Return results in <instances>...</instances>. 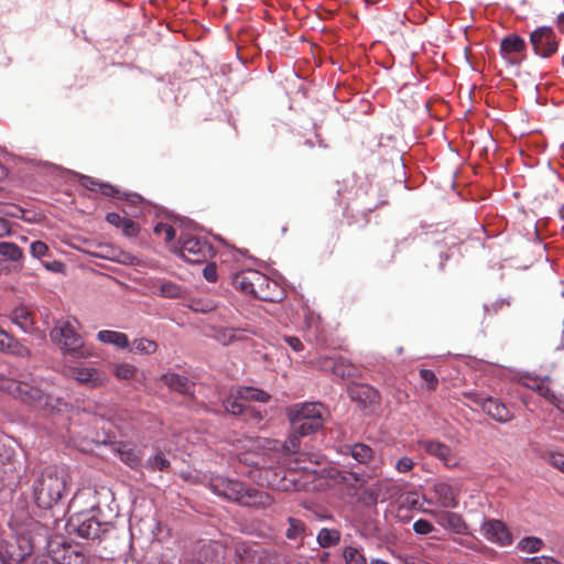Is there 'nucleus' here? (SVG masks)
Masks as SVG:
<instances>
[{
	"label": "nucleus",
	"instance_id": "nucleus-1",
	"mask_svg": "<svg viewBox=\"0 0 564 564\" xmlns=\"http://www.w3.org/2000/svg\"><path fill=\"white\" fill-rule=\"evenodd\" d=\"M68 471L64 467H48L34 488L35 501L40 508L48 509L56 505L67 489Z\"/></svg>",
	"mask_w": 564,
	"mask_h": 564
},
{
	"label": "nucleus",
	"instance_id": "nucleus-2",
	"mask_svg": "<svg viewBox=\"0 0 564 564\" xmlns=\"http://www.w3.org/2000/svg\"><path fill=\"white\" fill-rule=\"evenodd\" d=\"M44 386L46 387L47 382H36L35 380H32V383H30L11 378H3L0 380V389L7 391L13 398L34 406L59 410L58 405L52 403V398L46 391H44ZM59 403L61 401L57 399L56 404Z\"/></svg>",
	"mask_w": 564,
	"mask_h": 564
},
{
	"label": "nucleus",
	"instance_id": "nucleus-3",
	"mask_svg": "<svg viewBox=\"0 0 564 564\" xmlns=\"http://www.w3.org/2000/svg\"><path fill=\"white\" fill-rule=\"evenodd\" d=\"M209 488L215 495L243 505L267 506L271 502L268 495L246 489L241 482L223 476H213L209 479Z\"/></svg>",
	"mask_w": 564,
	"mask_h": 564
},
{
	"label": "nucleus",
	"instance_id": "nucleus-4",
	"mask_svg": "<svg viewBox=\"0 0 564 564\" xmlns=\"http://www.w3.org/2000/svg\"><path fill=\"white\" fill-rule=\"evenodd\" d=\"M291 429L301 435H308L318 431L324 423V408L317 402L299 403L288 411Z\"/></svg>",
	"mask_w": 564,
	"mask_h": 564
},
{
	"label": "nucleus",
	"instance_id": "nucleus-5",
	"mask_svg": "<svg viewBox=\"0 0 564 564\" xmlns=\"http://www.w3.org/2000/svg\"><path fill=\"white\" fill-rule=\"evenodd\" d=\"M52 341L61 347L65 355L74 358H86L89 352L84 348L83 339L77 334L75 319H59L50 333Z\"/></svg>",
	"mask_w": 564,
	"mask_h": 564
},
{
	"label": "nucleus",
	"instance_id": "nucleus-6",
	"mask_svg": "<svg viewBox=\"0 0 564 564\" xmlns=\"http://www.w3.org/2000/svg\"><path fill=\"white\" fill-rule=\"evenodd\" d=\"M460 487L445 480L433 482L429 495L422 497L429 506L435 505L443 510L456 509L459 505Z\"/></svg>",
	"mask_w": 564,
	"mask_h": 564
},
{
	"label": "nucleus",
	"instance_id": "nucleus-7",
	"mask_svg": "<svg viewBox=\"0 0 564 564\" xmlns=\"http://www.w3.org/2000/svg\"><path fill=\"white\" fill-rule=\"evenodd\" d=\"M67 525L69 531L85 539H98L108 530V523L98 521L94 509L72 514Z\"/></svg>",
	"mask_w": 564,
	"mask_h": 564
},
{
	"label": "nucleus",
	"instance_id": "nucleus-8",
	"mask_svg": "<svg viewBox=\"0 0 564 564\" xmlns=\"http://www.w3.org/2000/svg\"><path fill=\"white\" fill-rule=\"evenodd\" d=\"M419 446L424 452L438 459L447 468H463L466 459L456 447H451L436 440H420Z\"/></svg>",
	"mask_w": 564,
	"mask_h": 564
},
{
	"label": "nucleus",
	"instance_id": "nucleus-9",
	"mask_svg": "<svg viewBox=\"0 0 564 564\" xmlns=\"http://www.w3.org/2000/svg\"><path fill=\"white\" fill-rule=\"evenodd\" d=\"M64 369L67 377L90 389L100 388L108 382L107 373L94 367L65 365Z\"/></svg>",
	"mask_w": 564,
	"mask_h": 564
},
{
	"label": "nucleus",
	"instance_id": "nucleus-10",
	"mask_svg": "<svg viewBox=\"0 0 564 564\" xmlns=\"http://www.w3.org/2000/svg\"><path fill=\"white\" fill-rule=\"evenodd\" d=\"M301 436L300 432L292 429L288 440L283 443L276 440H262L258 441V443L259 447L272 452L278 456L275 460L278 465H289L286 458L290 455L297 453Z\"/></svg>",
	"mask_w": 564,
	"mask_h": 564
},
{
	"label": "nucleus",
	"instance_id": "nucleus-11",
	"mask_svg": "<svg viewBox=\"0 0 564 564\" xmlns=\"http://www.w3.org/2000/svg\"><path fill=\"white\" fill-rule=\"evenodd\" d=\"M235 285L246 293L253 294L254 296L265 300L273 301L274 299L267 294L263 286H269V280L265 275L258 271L249 270L241 272L235 276Z\"/></svg>",
	"mask_w": 564,
	"mask_h": 564
},
{
	"label": "nucleus",
	"instance_id": "nucleus-12",
	"mask_svg": "<svg viewBox=\"0 0 564 564\" xmlns=\"http://www.w3.org/2000/svg\"><path fill=\"white\" fill-rule=\"evenodd\" d=\"M449 510L422 509V512L432 516L437 524L447 531L456 534H467L468 527L463 516Z\"/></svg>",
	"mask_w": 564,
	"mask_h": 564
},
{
	"label": "nucleus",
	"instance_id": "nucleus-13",
	"mask_svg": "<svg viewBox=\"0 0 564 564\" xmlns=\"http://www.w3.org/2000/svg\"><path fill=\"white\" fill-rule=\"evenodd\" d=\"M480 533L491 543L499 546H508L512 543L513 536L508 527L500 520H485L480 525Z\"/></svg>",
	"mask_w": 564,
	"mask_h": 564
},
{
	"label": "nucleus",
	"instance_id": "nucleus-14",
	"mask_svg": "<svg viewBox=\"0 0 564 564\" xmlns=\"http://www.w3.org/2000/svg\"><path fill=\"white\" fill-rule=\"evenodd\" d=\"M468 397L473 402L478 404L484 412L499 423H507L513 419L512 412L498 399L484 398L478 394H469Z\"/></svg>",
	"mask_w": 564,
	"mask_h": 564
},
{
	"label": "nucleus",
	"instance_id": "nucleus-15",
	"mask_svg": "<svg viewBox=\"0 0 564 564\" xmlns=\"http://www.w3.org/2000/svg\"><path fill=\"white\" fill-rule=\"evenodd\" d=\"M530 42L534 52L542 57H547L557 50L555 34L549 26H541L534 30L530 35Z\"/></svg>",
	"mask_w": 564,
	"mask_h": 564
},
{
	"label": "nucleus",
	"instance_id": "nucleus-16",
	"mask_svg": "<svg viewBox=\"0 0 564 564\" xmlns=\"http://www.w3.org/2000/svg\"><path fill=\"white\" fill-rule=\"evenodd\" d=\"M425 509L421 503V497L416 491H408L402 494L397 501L392 505V512L403 523L412 519L411 510H419L422 512Z\"/></svg>",
	"mask_w": 564,
	"mask_h": 564
},
{
	"label": "nucleus",
	"instance_id": "nucleus-17",
	"mask_svg": "<svg viewBox=\"0 0 564 564\" xmlns=\"http://www.w3.org/2000/svg\"><path fill=\"white\" fill-rule=\"evenodd\" d=\"M212 254V247L199 238H187L186 240L183 241L181 247L182 258L192 263L205 261Z\"/></svg>",
	"mask_w": 564,
	"mask_h": 564
},
{
	"label": "nucleus",
	"instance_id": "nucleus-18",
	"mask_svg": "<svg viewBox=\"0 0 564 564\" xmlns=\"http://www.w3.org/2000/svg\"><path fill=\"white\" fill-rule=\"evenodd\" d=\"M251 332L242 327H213L210 337L224 346L250 340Z\"/></svg>",
	"mask_w": 564,
	"mask_h": 564
},
{
	"label": "nucleus",
	"instance_id": "nucleus-19",
	"mask_svg": "<svg viewBox=\"0 0 564 564\" xmlns=\"http://www.w3.org/2000/svg\"><path fill=\"white\" fill-rule=\"evenodd\" d=\"M525 47L527 45L522 37L517 34H509L501 41L500 53L503 58L517 62L519 58H522Z\"/></svg>",
	"mask_w": 564,
	"mask_h": 564
},
{
	"label": "nucleus",
	"instance_id": "nucleus-20",
	"mask_svg": "<svg viewBox=\"0 0 564 564\" xmlns=\"http://www.w3.org/2000/svg\"><path fill=\"white\" fill-rule=\"evenodd\" d=\"M523 384L532 389L533 391L538 392L541 397H543L545 400L554 404L558 410L564 411V400L556 397L547 383V378L544 379H534V378H528L523 381Z\"/></svg>",
	"mask_w": 564,
	"mask_h": 564
},
{
	"label": "nucleus",
	"instance_id": "nucleus-21",
	"mask_svg": "<svg viewBox=\"0 0 564 564\" xmlns=\"http://www.w3.org/2000/svg\"><path fill=\"white\" fill-rule=\"evenodd\" d=\"M151 291L154 295L164 299H181L185 295V289L170 280L151 281Z\"/></svg>",
	"mask_w": 564,
	"mask_h": 564
},
{
	"label": "nucleus",
	"instance_id": "nucleus-22",
	"mask_svg": "<svg viewBox=\"0 0 564 564\" xmlns=\"http://www.w3.org/2000/svg\"><path fill=\"white\" fill-rule=\"evenodd\" d=\"M33 546L29 539L15 538L6 542V553L11 562L20 563L32 553Z\"/></svg>",
	"mask_w": 564,
	"mask_h": 564
},
{
	"label": "nucleus",
	"instance_id": "nucleus-23",
	"mask_svg": "<svg viewBox=\"0 0 564 564\" xmlns=\"http://www.w3.org/2000/svg\"><path fill=\"white\" fill-rule=\"evenodd\" d=\"M250 464L258 466L261 469H264L265 475L261 478L262 482H265L269 487H272L278 490H288L290 487L285 484V477L278 478V475L274 473L272 477H270L271 469L273 467V462L262 457L257 460H250Z\"/></svg>",
	"mask_w": 564,
	"mask_h": 564
},
{
	"label": "nucleus",
	"instance_id": "nucleus-24",
	"mask_svg": "<svg viewBox=\"0 0 564 564\" xmlns=\"http://www.w3.org/2000/svg\"><path fill=\"white\" fill-rule=\"evenodd\" d=\"M321 367L325 370H330L336 376H339L341 378H349L354 377L357 372V369L349 362H347L345 359H330L326 358L324 362L321 365Z\"/></svg>",
	"mask_w": 564,
	"mask_h": 564
},
{
	"label": "nucleus",
	"instance_id": "nucleus-25",
	"mask_svg": "<svg viewBox=\"0 0 564 564\" xmlns=\"http://www.w3.org/2000/svg\"><path fill=\"white\" fill-rule=\"evenodd\" d=\"M348 391L351 399L358 401L364 408L376 402L378 399L377 391L369 386H351Z\"/></svg>",
	"mask_w": 564,
	"mask_h": 564
},
{
	"label": "nucleus",
	"instance_id": "nucleus-26",
	"mask_svg": "<svg viewBox=\"0 0 564 564\" xmlns=\"http://www.w3.org/2000/svg\"><path fill=\"white\" fill-rule=\"evenodd\" d=\"M0 350L9 351V352L20 356V357H25L30 354L29 349L25 346L15 341L1 327H0Z\"/></svg>",
	"mask_w": 564,
	"mask_h": 564
},
{
	"label": "nucleus",
	"instance_id": "nucleus-27",
	"mask_svg": "<svg viewBox=\"0 0 564 564\" xmlns=\"http://www.w3.org/2000/svg\"><path fill=\"white\" fill-rule=\"evenodd\" d=\"M97 338L101 343L112 345L117 348H127L129 346L128 336L121 332L100 330L97 334Z\"/></svg>",
	"mask_w": 564,
	"mask_h": 564
},
{
	"label": "nucleus",
	"instance_id": "nucleus-28",
	"mask_svg": "<svg viewBox=\"0 0 564 564\" xmlns=\"http://www.w3.org/2000/svg\"><path fill=\"white\" fill-rule=\"evenodd\" d=\"M11 321L23 332H30L34 325L33 315L26 307H17L11 313Z\"/></svg>",
	"mask_w": 564,
	"mask_h": 564
},
{
	"label": "nucleus",
	"instance_id": "nucleus-29",
	"mask_svg": "<svg viewBox=\"0 0 564 564\" xmlns=\"http://www.w3.org/2000/svg\"><path fill=\"white\" fill-rule=\"evenodd\" d=\"M236 394L239 399L246 401L268 402L270 400L269 393L252 387H238Z\"/></svg>",
	"mask_w": 564,
	"mask_h": 564
},
{
	"label": "nucleus",
	"instance_id": "nucleus-30",
	"mask_svg": "<svg viewBox=\"0 0 564 564\" xmlns=\"http://www.w3.org/2000/svg\"><path fill=\"white\" fill-rule=\"evenodd\" d=\"M162 380L170 389L181 393L187 392L191 387V382L188 381L187 378L173 372L164 375L162 377Z\"/></svg>",
	"mask_w": 564,
	"mask_h": 564
},
{
	"label": "nucleus",
	"instance_id": "nucleus-31",
	"mask_svg": "<svg viewBox=\"0 0 564 564\" xmlns=\"http://www.w3.org/2000/svg\"><path fill=\"white\" fill-rule=\"evenodd\" d=\"M80 184L90 191H99L101 194L106 196H116L119 191L116 189L112 185L106 183H99L89 176H82Z\"/></svg>",
	"mask_w": 564,
	"mask_h": 564
},
{
	"label": "nucleus",
	"instance_id": "nucleus-32",
	"mask_svg": "<svg viewBox=\"0 0 564 564\" xmlns=\"http://www.w3.org/2000/svg\"><path fill=\"white\" fill-rule=\"evenodd\" d=\"M61 557H55V561L59 564H86L85 555L70 546L63 550Z\"/></svg>",
	"mask_w": 564,
	"mask_h": 564
},
{
	"label": "nucleus",
	"instance_id": "nucleus-33",
	"mask_svg": "<svg viewBox=\"0 0 564 564\" xmlns=\"http://www.w3.org/2000/svg\"><path fill=\"white\" fill-rule=\"evenodd\" d=\"M112 372L119 380H133L138 375V368L128 362H121L113 366Z\"/></svg>",
	"mask_w": 564,
	"mask_h": 564
},
{
	"label": "nucleus",
	"instance_id": "nucleus-34",
	"mask_svg": "<svg viewBox=\"0 0 564 564\" xmlns=\"http://www.w3.org/2000/svg\"><path fill=\"white\" fill-rule=\"evenodd\" d=\"M0 256L13 262L20 261L23 258V250L13 242H0Z\"/></svg>",
	"mask_w": 564,
	"mask_h": 564
},
{
	"label": "nucleus",
	"instance_id": "nucleus-35",
	"mask_svg": "<svg viewBox=\"0 0 564 564\" xmlns=\"http://www.w3.org/2000/svg\"><path fill=\"white\" fill-rule=\"evenodd\" d=\"M340 540V533L335 529H322L317 534V542L322 547L335 545Z\"/></svg>",
	"mask_w": 564,
	"mask_h": 564
},
{
	"label": "nucleus",
	"instance_id": "nucleus-36",
	"mask_svg": "<svg viewBox=\"0 0 564 564\" xmlns=\"http://www.w3.org/2000/svg\"><path fill=\"white\" fill-rule=\"evenodd\" d=\"M224 406L227 412L231 414H241L245 411H247V406L245 404V401L239 399L236 394V389L232 391V393L224 401Z\"/></svg>",
	"mask_w": 564,
	"mask_h": 564
},
{
	"label": "nucleus",
	"instance_id": "nucleus-37",
	"mask_svg": "<svg viewBox=\"0 0 564 564\" xmlns=\"http://www.w3.org/2000/svg\"><path fill=\"white\" fill-rule=\"evenodd\" d=\"M343 558L345 564H367V558L362 551L350 545L343 550Z\"/></svg>",
	"mask_w": 564,
	"mask_h": 564
},
{
	"label": "nucleus",
	"instance_id": "nucleus-38",
	"mask_svg": "<svg viewBox=\"0 0 564 564\" xmlns=\"http://www.w3.org/2000/svg\"><path fill=\"white\" fill-rule=\"evenodd\" d=\"M543 545V541L540 538L536 536H525L522 538L519 542L517 547L525 553H534L541 550Z\"/></svg>",
	"mask_w": 564,
	"mask_h": 564
},
{
	"label": "nucleus",
	"instance_id": "nucleus-39",
	"mask_svg": "<svg viewBox=\"0 0 564 564\" xmlns=\"http://www.w3.org/2000/svg\"><path fill=\"white\" fill-rule=\"evenodd\" d=\"M158 344L149 338H137L133 340V350L141 355H152L155 352Z\"/></svg>",
	"mask_w": 564,
	"mask_h": 564
},
{
	"label": "nucleus",
	"instance_id": "nucleus-40",
	"mask_svg": "<svg viewBox=\"0 0 564 564\" xmlns=\"http://www.w3.org/2000/svg\"><path fill=\"white\" fill-rule=\"evenodd\" d=\"M351 456L359 463H367L372 457V449L365 444H355L350 449Z\"/></svg>",
	"mask_w": 564,
	"mask_h": 564
},
{
	"label": "nucleus",
	"instance_id": "nucleus-41",
	"mask_svg": "<svg viewBox=\"0 0 564 564\" xmlns=\"http://www.w3.org/2000/svg\"><path fill=\"white\" fill-rule=\"evenodd\" d=\"M118 454L120 459L129 466H137L140 462L139 453L129 446L119 447Z\"/></svg>",
	"mask_w": 564,
	"mask_h": 564
},
{
	"label": "nucleus",
	"instance_id": "nucleus-42",
	"mask_svg": "<svg viewBox=\"0 0 564 564\" xmlns=\"http://www.w3.org/2000/svg\"><path fill=\"white\" fill-rule=\"evenodd\" d=\"M154 232L162 237L164 239L165 242H171L174 238H175V230L174 228L169 225V224H164V223H159L155 227H154Z\"/></svg>",
	"mask_w": 564,
	"mask_h": 564
},
{
	"label": "nucleus",
	"instance_id": "nucleus-43",
	"mask_svg": "<svg viewBox=\"0 0 564 564\" xmlns=\"http://www.w3.org/2000/svg\"><path fill=\"white\" fill-rule=\"evenodd\" d=\"M48 247L43 241H33L30 246V253L32 257L41 259L48 256Z\"/></svg>",
	"mask_w": 564,
	"mask_h": 564
},
{
	"label": "nucleus",
	"instance_id": "nucleus-44",
	"mask_svg": "<svg viewBox=\"0 0 564 564\" xmlns=\"http://www.w3.org/2000/svg\"><path fill=\"white\" fill-rule=\"evenodd\" d=\"M413 530L416 534L426 535L434 530V525L425 519H419L413 523Z\"/></svg>",
	"mask_w": 564,
	"mask_h": 564
},
{
	"label": "nucleus",
	"instance_id": "nucleus-45",
	"mask_svg": "<svg viewBox=\"0 0 564 564\" xmlns=\"http://www.w3.org/2000/svg\"><path fill=\"white\" fill-rule=\"evenodd\" d=\"M414 460L408 456L400 457L394 465L398 473L405 474L413 469Z\"/></svg>",
	"mask_w": 564,
	"mask_h": 564
},
{
	"label": "nucleus",
	"instance_id": "nucleus-46",
	"mask_svg": "<svg viewBox=\"0 0 564 564\" xmlns=\"http://www.w3.org/2000/svg\"><path fill=\"white\" fill-rule=\"evenodd\" d=\"M290 528L286 531L289 539H296L303 531V524L301 521L290 518Z\"/></svg>",
	"mask_w": 564,
	"mask_h": 564
},
{
	"label": "nucleus",
	"instance_id": "nucleus-47",
	"mask_svg": "<svg viewBox=\"0 0 564 564\" xmlns=\"http://www.w3.org/2000/svg\"><path fill=\"white\" fill-rule=\"evenodd\" d=\"M120 228L127 237H134L139 232L138 225L129 218H124Z\"/></svg>",
	"mask_w": 564,
	"mask_h": 564
},
{
	"label": "nucleus",
	"instance_id": "nucleus-48",
	"mask_svg": "<svg viewBox=\"0 0 564 564\" xmlns=\"http://www.w3.org/2000/svg\"><path fill=\"white\" fill-rule=\"evenodd\" d=\"M549 463L564 473V453L562 452H552L549 454Z\"/></svg>",
	"mask_w": 564,
	"mask_h": 564
},
{
	"label": "nucleus",
	"instance_id": "nucleus-49",
	"mask_svg": "<svg viewBox=\"0 0 564 564\" xmlns=\"http://www.w3.org/2000/svg\"><path fill=\"white\" fill-rule=\"evenodd\" d=\"M100 258L112 260V261H122L121 252L111 247H105L102 250L97 253Z\"/></svg>",
	"mask_w": 564,
	"mask_h": 564
},
{
	"label": "nucleus",
	"instance_id": "nucleus-50",
	"mask_svg": "<svg viewBox=\"0 0 564 564\" xmlns=\"http://www.w3.org/2000/svg\"><path fill=\"white\" fill-rule=\"evenodd\" d=\"M420 377L422 378V380H424L426 382L429 389L436 388L437 379L432 370L421 369Z\"/></svg>",
	"mask_w": 564,
	"mask_h": 564
},
{
	"label": "nucleus",
	"instance_id": "nucleus-51",
	"mask_svg": "<svg viewBox=\"0 0 564 564\" xmlns=\"http://www.w3.org/2000/svg\"><path fill=\"white\" fill-rule=\"evenodd\" d=\"M170 465L169 460L162 454H156L151 460L150 466L152 469L164 470Z\"/></svg>",
	"mask_w": 564,
	"mask_h": 564
},
{
	"label": "nucleus",
	"instance_id": "nucleus-52",
	"mask_svg": "<svg viewBox=\"0 0 564 564\" xmlns=\"http://www.w3.org/2000/svg\"><path fill=\"white\" fill-rule=\"evenodd\" d=\"M204 278L209 281L214 282L217 280V267L214 263H208L204 270H203Z\"/></svg>",
	"mask_w": 564,
	"mask_h": 564
},
{
	"label": "nucleus",
	"instance_id": "nucleus-53",
	"mask_svg": "<svg viewBox=\"0 0 564 564\" xmlns=\"http://www.w3.org/2000/svg\"><path fill=\"white\" fill-rule=\"evenodd\" d=\"M106 220L117 227V228H120L121 225H122V221L124 220V217H121L119 214L117 213H108L107 216H106Z\"/></svg>",
	"mask_w": 564,
	"mask_h": 564
},
{
	"label": "nucleus",
	"instance_id": "nucleus-54",
	"mask_svg": "<svg viewBox=\"0 0 564 564\" xmlns=\"http://www.w3.org/2000/svg\"><path fill=\"white\" fill-rule=\"evenodd\" d=\"M20 212L15 206L4 205L0 207V214L6 216L18 217Z\"/></svg>",
	"mask_w": 564,
	"mask_h": 564
},
{
	"label": "nucleus",
	"instance_id": "nucleus-55",
	"mask_svg": "<svg viewBox=\"0 0 564 564\" xmlns=\"http://www.w3.org/2000/svg\"><path fill=\"white\" fill-rule=\"evenodd\" d=\"M43 265L46 270L52 272H61L64 269V264L61 261L44 262Z\"/></svg>",
	"mask_w": 564,
	"mask_h": 564
},
{
	"label": "nucleus",
	"instance_id": "nucleus-56",
	"mask_svg": "<svg viewBox=\"0 0 564 564\" xmlns=\"http://www.w3.org/2000/svg\"><path fill=\"white\" fill-rule=\"evenodd\" d=\"M285 341L294 351L303 349V344L297 337H285Z\"/></svg>",
	"mask_w": 564,
	"mask_h": 564
},
{
	"label": "nucleus",
	"instance_id": "nucleus-57",
	"mask_svg": "<svg viewBox=\"0 0 564 564\" xmlns=\"http://www.w3.org/2000/svg\"><path fill=\"white\" fill-rule=\"evenodd\" d=\"M528 564H558L555 560L547 556L533 557Z\"/></svg>",
	"mask_w": 564,
	"mask_h": 564
},
{
	"label": "nucleus",
	"instance_id": "nucleus-58",
	"mask_svg": "<svg viewBox=\"0 0 564 564\" xmlns=\"http://www.w3.org/2000/svg\"><path fill=\"white\" fill-rule=\"evenodd\" d=\"M11 234V225L8 220L0 216V237H4Z\"/></svg>",
	"mask_w": 564,
	"mask_h": 564
},
{
	"label": "nucleus",
	"instance_id": "nucleus-59",
	"mask_svg": "<svg viewBox=\"0 0 564 564\" xmlns=\"http://www.w3.org/2000/svg\"><path fill=\"white\" fill-rule=\"evenodd\" d=\"M557 25L564 32V13L557 17Z\"/></svg>",
	"mask_w": 564,
	"mask_h": 564
},
{
	"label": "nucleus",
	"instance_id": "nucleus-60",
	"mask_svg": "<svg viewBox=\"0 0 564 564\" xmlns=\"http://www.w3.org/2000/svg\"><path fill=\"white\" fill-rule=\"evenodd\" d=\"M11 562L10 558H8V554H3L1 551H0V564H7Z\"/></svg>",
	"mask_w": 564,
	"mask_h": 564
},
{
	"label": "nucleus",
	"instance_id": "nucleus-61",
	"mask_svg": "<svg viewBox=\"0 0 564 564\" xmlns=\"http://www.w3.org/2000/svg\"><path fill=\"white\" fill-rule=\"evenodd\" d=\"M370 564H389V563L383 560H380V558H375V560L370 561Z\"/></svg>",
	"mask_w": 564,
	"mask_h": 564
},
{
	"label": "nucleus",
	"instance_id": "nucleus-62",
	"mask_svg": "<svg viewBox=\"0 0 564 564\" xmlns=\"http://www.w3.org/2000/svg\"><path fill=\"white\" fill-rule=\"evenodd\" d=\"M7 176V170L0 164V180Z\"/></svg>",
	"mask_w": 564,
	"mask_h": 564
},
{
	"label": "nucleus",
	"instance_id": "nucleus-63",
	"mask_svg": "<svg viewBox=\"0 0 564 564\" xmlns=\"http://www.w3.org/2000/svg\"><path fill=\"white\" fill-rule=\"evenodd\" d=\"M254 419L258 420V421H261L262 420V415L260 412H254Z\"/></svg>",
	"mask_w": 564,
	"mask_h": 564
},
{
	"label": "nucleus",
	"instance_id": "nucleus-64",
	"mask_svg": "<svg viewBox=\"0 0 564 564\" xmlns=\"http://www.w3.org/2000/svg\"><path fill=\"white\" fill-rule=\"evenodd\" d=\"M131 197H132V202H133V203H134V202H137V200H139V199L141 198L139 195H135V194H134V195H131Z\"/></svg>",
	"mask_w": 564,
	"mask_h": 564
}]
</instances>
